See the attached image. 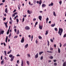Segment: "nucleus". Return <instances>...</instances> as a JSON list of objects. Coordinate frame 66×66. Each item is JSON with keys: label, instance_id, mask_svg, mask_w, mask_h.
<instances>
[{"label": "nucleus", "instance_id": "1", "mask_svg": "<svg viewBox=\"0 0 66 66\" xmlns=\"http://www.w3.org/2000/svg\"><path fill=\"white\" fill-rule=\"evenodd\" d=\"M63 31V30L62 28H59V31H58V34H59L60 36H61V35H62V33Z\"/></svg>", "mask_w": 66, "mask_h": 66}, {"label": "nucleus", "instance_id": "2", "mask_svg": "<svg viewBox=\"0 0 66 66\" xmlns=\"http://www.w3.org/2000/svg\"><path fill=\"white\" fill-rule=\"evenodd\" d=\"M25 29L26 30H30V28L29 26H26L25 27Z\"/></svg>", "mask_w": 66, "mask_h": 66}, {"label": "nucleus", "instance_id": "3", "mask_svg": "<svg viewBox=\"0 0 66 66\" xmlns=\"http://www.w3.org/2000/svg\"><path fill=\"white\" fill-rule=\"evenodd\" d=\"M24 37H23V38H22V39L21 40V42L22 43H23V42H24Z\"/></svg>", "mask_w": 66, "mask_h": 66}, {"label": "nucleus", "instance_id": "4", "mask_svg": "<svg viewBox=\"0 0 66 66\" xmlns=\"http://www.w3.org/2000/svg\"><path fill=\"white\" fill-rule=\"evenodd\" d=\"M4 30H2L1 31V29H0V35H1V33L2 34H3L4 33Z\"/></svg>", "mask_w": 66, "mask_h": 66}, {"label": "nucleus", "instance_id": "5", "mask_svg": "<svg viewBox=\"0 0 66 66\" xmlns=\"http://www.w3.org/2000/svg\"><path fill=\"white\" fill-rule=\"evenodd\" d=\"M38 57V53H37L35 55V57L36 59H37Z\"/></svg>", "mask_w": 66, "mask_h": 66}, {"label": "nucleus", "instance_id": "6", "mask_svg": "<svg viewBox=\"0 0 66 66\" xmlns=\"http://www.w3.org/2000/svg\"><path fill=\"white\" fill-rule=\"evenodd\" d=\"M18 14L17 12H15L14 13V14H13L12 16L13 17H15V16L16 15H17Z\"/></svg>", "mask_w": 66, "mask_h": 66}, {"label": "nucleus", "instance_id": "7", "mask_svg": "<svg viewBox=\"0 0 66 66\" xmlns=\"http://www.w3.org/2000/svg\"><path fill=\"white\" fill-rule=\"evenodd\" d=\"M42 0H40L39 3V4H40V5H41V4H42Z\"/></svg>", "mask_w": 66, "mask_h": 66}, {"label": "nucleus", "instance_id": "8", "mask_svg": "<svg viewBox=\"0 0 66 66\" xmlns=\"http://www.w3.org/2000/svg\"><path fill=\"white\" fill-rule=\"evenodd\" d=\"M55 26V23H54V24H52L51 25V27H54V26Z\"/></svg>", "mask_w": 66, "mask_h": 66}, {"label": "nucleus", "instance_id": "9", "mask_svg": "<svg viewBox=\"0 0 66 66\" xmlns=\"http://www.w3.org/2000/svg\"><path fill=\"white\" fill-rule=\"evenodd\" d=\"M14 56H13L11 59V61H13V60H14Z\"/></svg>", "mask_w": 66, "mask_h": 66}, {"label": "nucleus", "instance_id": "10", "mask_svg": "<svg viewBox=\"0 0 66 66\" xmlns=\"http://www.w3.org/2000/svg\"><path fill=\"white\" fill-rule=\"evenodd\" d=\"M23 60H22L21 61V66H23Z\"/></svg>", "mask_w": 66, "mask_h": 66}, {"label": "nucleus", "instance_id": "11", "mask_svg": "<svg viewBox=\"0 0 66 66\" xmlns=\"http://www.w3.org/2000/svg\"><path fill=\"white\" fill-rule=\"evenodd\" d=\"M58 53H60V52H61V51L60 50V48H58Z\"/></svg>", "mask_w": 66, "mask_h": 66}, {"label": "nucleus", "instance_id": "12", "mask_svg": "<svg viewBox=\"0 0 66 66\" xmlns=\"http://www.w3.org/2000/svg\"><path fill=\"white\" fill-rule=\"evenodd\" d=\"M7 39H8V37H7V36L6 37V40H5V42L6 43H7Z\"/></svg>", "mask_w": 66, "mask_h": 66}, {"label": "nucleus", "instance_id": "13", "mask_svg": "<svg viewBox=\"0 0 66 66\" xmlns=\"http://www.w3.org/2000/svg\"><path fill=\"white\" fill-rule=\"evenodd\" d=\"M28 47V44H27L24 47L25 48H27Z\"/></svg>", "mask_w": 66, "mask_h": 66}, {"label": "nucleus", "instance_id": "14", "mask_svg": "<svg viewBox=\"0 0 66 66\" xmlns=\"http://www.w3.org/2000/svg\"><path fill=\"white\" fill-rule=\"evenodd\" d=\"M7 8H6L5 9V13H7Z\"/></svg>", "mask_w": 66, "mask_h": 66}, {"label": "nucleus", "instance_id": "15", "mask_svg": "<svg viewBox=\"0 0 66 66\" xmlns=\"http://www.w3.org/2000/svg\"><path fill=\"white\" fill-rule=\"evenodd\" d=\"M1 64L2 65H3L4 64V61L3 60L1 61Z\"/></svg>", "mask_w": 66, "mask_h": 66}, {"label": "nucleus", "instance_id": "16", "mask_svg": "<svg viewBox=\"0 0 66 66\" xmlns=\"http://www.w3.org/2000/svg\"><path fill=\"white\" fill-rule=\"evenodd\" d=\"M46 22L47 23H48V21L49 20V18H47L46 19Z\"/></svg>", "mask_w": 66, "mask_h": 66}, {"label": "nucleus", "instance_id": "17", "mask_svg": "<svg viewBox=\"0 0 66 66\" xmlns=\"http://www.w3.org/2000/svg\"><path fill=\"white\" fill-rule=\"evenodd\" d=\"M66 62H64L63 64V66H66Z\"/></svg>", "mask_w": 66, "mask_h": 66}, {"label": "nucleus", "instance_id": "18", "mask_svg": "<svg viewBox=\"0 0 66 66\" xmlns=\"http://www.w3.org/2000/svg\"><path fill=\"white\" fill-rule=\"evenodd\" d=\"M26 62L27 64H28V65H29V64H30V62L28 61H27Z\"/></svg>", "mask_w": 66, "mask_h": 66}, {"label": "nucleus", "instance_id": "19", "mask_svg": "<svg viewBox=\"0 0 66 66\" xmlns=\"http://www.w3.org/2000/svg\"><path fill=\"white\" fill-rule=\"evenodd\" d=\"M39 28L40 29H42V26H40L39 25Z\"/></svg>", "mask_w": 66, "mask_h": 66}, {"label": "nucleus", "instance_id": "20", "mask_svg": "<svg viewBox=\"0 0 66 66\" xmlns=\"http://www.w3.org/2000/svg\"><path fill=\"white\" fill-rule=\"evenodd\" d=\"M27 12L29 14H31V13L30 12V10H27Z\"/></svg>", "mask_w": 66, "mask_h": 66}, {"label": "nucleus", "instance_id": "21", "mask_svg": "<svg viewBox=\"0 0 66 66\" xmlns=\"http://www.w3.org/2000/svg\"><path fill=\"white\" fill-rule=\"evenodd\" d=\"M42 17H39V19L40 20L42 21Z\"/></svg>", "mask_w": 66, "mask_h": 66}, {"label": "nucleus", "instance_id": "22", "mask_svg": "<svg viewBox=\"0 0 66 66\" xmlns=\"http://www.w3.org/2000/svg\"><path fill=\"white\" fill-rule=\"evenodd\" d=\"M42 7H45L46 6V5L44 4H43L42 5Z\"/></svg>", "mask_w": 66, "mask_h": 66}, {"label": "nucleus", "instance_id": "23", "mask_svg": "<svg viewBox=\"0 0 66 66\" xmlns=\"http://www.w3.org/2000/svg\"><path fill=\"white\" fill-rule=\"evenodd\" d=\"M44 53V52H40L39 53V54L40 55H41V54H42V53Z\"/></svg>", "mask_w": 66, "mask_h": 66}, {"label": "nucleus", "instance_id": "24", "mask_svg": "<svg viewBox=\"0 0 66 66\" xmlns=\"http://www.w3.org/2000/svg\"><path fill=\"white\" fill-rule=\"evenodd\" d=\"M49 58L50 59H52L53 58V56H51Z\"/></svg>", "mask_w": 66, "mask_h": 66}, {"label": "nucleus", "instance_id": "25", "mask_svg": "<svg viewBox=\"0 0 66 66\" xmlns=\"http://www.w3.org/2000/svg\"><path fill=\"white\" fill-rule=\"evenodd\" d=\"M47 52H48V53H52V52L51 51H47Z\"/></svg>", "mask_w": 66, "mask_h": 66}, {"label": "nucleus", "instance_id": "26", "mask_svg": "<svg viewBox=\"0 0 66 66\" xmlns=\"http://www.w3.org/2000/svg\"><path fill=\"white\" fill-rule=\"evenodd\" d=\"M11 33H10L9 36V38H11Z\"/></svg>", "mask_w": 66, "mask_h": 66}, {"label": "nucleus", "instance_id": "27", "mask_svg": "<svg viewBox=\"0 0 66 66\" xmlns=\"http://www.w3.org/2000/svg\"><path fill=\"white\" fill-rule=\"evenodd\" d=\"M53 15L54 16H56V14H55V12H53Z\"/></svg>", "mask_w": 66, "mask_h": 66}, {"label": "nucleus", "instance_id": "28", "mask_svg": "<svg viewBox=\"0 0 66 66\" xmlns=\"http://www.w3.org/2000/svg\"><path fill=\"white\" fill-rule=\"evenodd\" d=\"M54 30L56 31H57V29L56 28H55L54 29Z\"/></svg>", "mask_w": 66, "mask_h": 66}, {"label": "nucleus", "instance_id": "29", "mask_svg": "<svg viewBox=\"0 0 66 66\" xmlns=\"http://www.w3.org/2000/svg\"><path fill=\"white\" fill-rule=\"evenodd\" d=\"M38 38L39 39H42V37L40 36H39Z\"/></svg>", "mask_w": 66, "mask_h": 66}, {"label": "nucleus", "instance_id": "30", "mask_svg": "<svg viewBox=\"0 0 66 66\" xmlns=\"http://www.w3.org/2000/svg\"><path fill=\"white\" fill-rule=\"evenodd\" d=\"M50 40L52 43H53V40L52 39H50Z\"/></svg>", "mask_w": 66, "mask_h": 66}, {"label": "nucleus", "instance_id": "31", "mask_svg": "<svg viewBox=\"0 0 66 66\" xmlns=\"http://www.w3.org/2000/svg\"><path fill=\"white\" fill-rule=\"evenodd\" d=\"M18 37V36H15L14 37V38H16Z\"/></svg>", "mask_w": 66, "mask_h": 66}, {"label": "nucleus", "instance_id": "32", "mask_svg": "<svg viewBox=\"0 0 66 66\" xmlns=\"http://www.w3.org/2000/svg\"><path fill=\"white\" fill-rule=\"evenodd\" d=\"M48 31L47 30L46 31V33H45V35H46L47 34H48Z\"/></svg>", "mask_w": 66, "mask_h": 66}, {"label": "nucleus", "instance_id": "33", "mask_svg": "<svg viewBox=\"0 0 66 66\" xmlns=\"http://www.w3.org/2000/svg\"><path fill=\"white\" fill-rule=\"evenodd\" d=\"M54 66H56L57 65V63H54Z\"/></svg>", "mask_w": 66, "mask_h": 66}, {"label": "nucleus", "instance_id": "34", "mask_svg": "<svg viewBox=\"0 0 66 66\" xmlns=\"http://www.w3.org/2000/svg\"><path fill=\"white\" fill-rule=\"evenodd\" d=\"M10 30H8L7 31V34H9V31Z\"/></svg>", "mask_w": 66, "mask_h": 66}, {"label": "nucleus", "instance_id": "35", "mask_svg": "<svg viewBox=\"0 0 66 66\" xmlns=\"http://www.w3.org/2000/svg\"><path fill=\"white\" fill-rule=\"evenodd\" d=\"M66 37V34H65L64 36H63V37L64 38H65V37Z\"/></svg>", "mask_w": 66, "mask_h": 66}, {"label": "nucleus", "instance_id": "36", "mask_svg": "<svg viewBox=\"0 0 66 66\" xmlns=\"http://www.w3.org/2000/svg\"><path fill=\"white\" fill-rule=\"evenodd\" d=\"M31 38V41H32V40L33 39V35H32Z\"/></svg>", "mask_w": 66, "mask_h": 66}, {"label": "nucleus", "instance_id": "37", "mask_svg": "<svg viewBox=\"0 0 66 66\" xmlns=\"http://www.w3.org/2000/svg\"><path fill=\"white\" fill-rule=\"evenodd\" d=\"M9 57H12V56H13V55H9Z\"/></svg>", "mask_w": 66, "mask_h": 66}, {"label": "nucleus", "instance_id": "38", "mask_svg": "<svg viewBox=\"0 0 66 66\" xmlns=\"http://www.w3.org/2000/svg\"><path fill=\"white\" fill-rule=\"evenodd\" d=\"M62 2L61 1H60L59 3L60 5H61Z\"/></svg>", "mask_w": 66, "mask_h": 66}, {"label": "nucleus", "instance_id": "39", "mask_svg": "<svg viewBox=\"0 0 66 66\" xmlns=\"http://www.w3.org/2000/svg\"><path fill=\"white\" fill-rule=\"evenodd\" d=\"M4 23L5 26H6L7 25V22L6 23L4 22Z\"/></svg>", "mask_w": 66, "mask_h": 66}, {"label": "nucleus", "instance_id": "40", "mask_svg": "<svg viewBox=\"0 0 66 66\" xmlns=\"http://www.w3.org/2000/svg\"><path fill=\"white\" fill-rule=\"evenodd\" d=\"M4 52L5 53V55L6 56V51H5Z\"/></svg>", "mask_w": 66, "mask_h": 66}, {"label": "nucleus", "instance_id": "41", "mask_svg": "<svg viewBox=\"0 0 66 66\" xmlns=\"http://www.w3.org/2000/svg\"><path fill=\"white\" fill-rule=\"evenodd\" d=\"M19 33V30H18L17 31V34H18Z\"/></svg>", "mask_w": 66, "mask_h": 66}, {"label": "nucleus", "instance_id": "42", "mask_svg": "<svg viewBox=\"0 0 66 66\" xmlns=\"http://www.w3.org/2000/svg\"><path fill=\"white\" fill-rule=\"evenodd\" d=\"M16 20L17 22L18 23V22H19V20H18V19H16Z\"/></svg>", "mask_w": 66, "mask_h": 66}, {"label": "nucleus", "instance_id": "43", "mask_svg": "<svg viewBox=\"0 0 66 66\" xmlns=\"http://www.w3.org/2000/svg\"><path fill=\"white\" fill-rule=\"evenodd\" d=\"M59 44H60V47H62V44L61 43H60Z\"/></svg>", "mask_w": 66, "mask_h": 66}, {"label": "nucleus", "instance_id": "44", "mask_svg": "<svg viewBox=\"0 0 66 66\" xmlns=\"http://www.w3.org/2000/svg\"><path fill=\"white\" fill-rule=\"evenodd\" d=\"M19 5L18 6V9H19V10H20V7H20V5Z\"/></svg>", "mask_w": 66, "mask_h": 66}, {"label": "nucleus", "instance_id": "45", "mask_svg": "<svg viewBox=\"0 0 66 66\" xmlns=\"http://www.w3.org/2000/svg\"><path fill=\"white\" fill-rule=\"evenodd\" d=\"M47 43H48V46H49V42L48 40L47 41Z\"/></svg>", "mask_w": 66, "mask_h": 66}, {"label": "nucleus", "instance_id": "46", "mask_svg": "<svg viewBox=\"0 0 66 66\" xmlns=\"http://www.w3.org/2000/svg\"><path fill=\"white\" fill-rule=\"evenodd\" d=\"M28 56V57H30V54H27Z\"/></svg>", "mask_w": 66, "mask_h": 66}, {"label": "nucleus", "instance_id": "47", "mask_svg": "<svg viewBox=\"0 0 66 66\" xmlns=\"http://www.w3.org/2000/svg\"><path fill=\"white\" fill-rule=\"evenodd\" d=\"M53 5V3H51V6H52Z\"/></svg>", "mask_w": 66, "mask_h": 66}, {"label": "nucleus", "instance_id": "48", "mask_svg": "<svg viewBox=\"0 0 66 66\" xmlns=\"http://www.w3.org/2000/svg\"><path fill=\"white\" fill-rule=\"evenodd\" d=\"M37 43H38V41H37V40L36 39V44H37Z\"/></svg>", "mask_w": 66, "mask_h": 66}, {"label": "nucleus", "instance_id": "49", "mask_svg": "<svg viewBox=\"0 0 66 66\" xmlns=\"http://www.w3.org/2000/svg\"><path fill=\"white\" fill-rule=\"evenodd\" d=\"M42 59H43V56H41L40 58V60H42Z\"/></svg>", "mask_w": 66, "mask_h": 66}, {"label": "nucleus", "instance_id": "50", "mask_svg": "<svg viewBox=\"0 0 66 66\" xmlns=\"http://www.w3.org/2000/svg\"><path fill=\"white\" fill-rule=\"evenodd\" d=\"M22 22H23V21H24V18H23L22 19Z\"/></svg>", "mask_w": 66, "mask_h": 66}, {"label": "nucleus", "instance_id": "51", "mask_svg": "<svg viewBox=\"0 0 66 66\" xmlns=\"http://www.w3.org/2000/svg\"><path fill=\"white\" fill-rule=\"evenodd\" d=\"M2 5H3V3H2L0 4V5H1V6Z\"/></svg>", "mask_w": 66, "mask_h": 66}, {"label": "nucleus", "instance_id": "52", "mask_svg": "<svg viewBox=\"0 0 66 66\" xmlns=\"http://www.w3.org/2000/svg\"><path fill=\"white\" fill-rule=\"evenodd\" d=\"M16 11V10L15 9L14 10V11L13 12V13H15Z\"/></svg>", "mask_w": 66, "mask_h": 66}, {"label": "nucleus", "instance_id": "53", "mask_svg": "<svg viewBox=\"0 0 66 66\" xmlns=\"http://www.w3.org/2000/svg\"><path fill=\"white\" fill-rule=\"evenodd\" d=\"M38 23V22H36L35 24L36 25H37V24Z\"/></svg>", "mask_w": 66, "mask_h": 66}, {"label": "nucleus", "instance_id": "54", "mask_svg": "<svg viewBox=\"0 0 66 66\" xmlns=\"http://www.w3.org/2000/svg\"><path fill=\"white\" fill-rule=\"evenodd\" d=\"M36 20V18H34L33 19V21H35Z\"/></svg>", "mask_w": 66, "mask_h": 66}, {"label": "nucleus", "instance_id": "55", "mask_svg": "<svg viewBox=\"0 0 66 66\" xmlns=\"http://www.w3.org/2000/svg\"><path fill=\"white\" fill-rule=\"evenodd\" d=\"M53 61L54 62H56V60H53Z\"/></svg>", "mask_w": 66, "mask_h": 66}, {"label": "nucleus", "instance_id": "56", "mask_svg": "<svg viewBox=\"0 0 66 66\" xmlns=\"http://www.w3.org/2000/svg\"><path fill=\"white\" fill-rule=\"evenodd\" d=\"M50 50H52V51L53 50V48H50Z\"/></svg>", "mask_w": 66, "mask_h": 66}, {"label": "nucleus", "instance_id": "57", "mask_svg": "<svg viewBox=\"0 0 66 66\" xmlns=\"http://www.w3.org/2000/svg\"><path fill=\"white\" fill-rule=\"evenodd\" d=\"M66 46V43H65L63 45V46L64 47H65Z\"/></svg>", "mask_w": 66, "mask_h": 66}, {"label": "nucleus", "instance_id": "58", "mask_svg": "<svg viewBox=\"0 0 66 66\" xmlns=\"http://www.w3.org/2000/svg\"><path fill=\"white\" fill-rule=\"evenodd\" d=\"M19 60H17V62L18 64V63H19Z\"/></svg>", "mask_w": 66, "mask_h": 66}, {"label": "nucleus", "instance_id": "59", "mask_svg": "<svg viewBox=\"0 0 66 66\" xmlns=\"http://www.w3.org/2000/svg\"><path fill=\"white\" fill-rule=\"evenodd\" d=\"M10 53H11V52L9 51L8 52L7 54H10Z\"/></svg>", "mask_w": 66, "mask_h": 66}, {"label": "nucleus", "instance_id": "60", "mask_svg": "<svg viewBox=\"0 0 66 66\" xmlns=\"http://www.w3.org/2000/svg\"><path fill=\"white\" fill-rule=\"evenodd\" d=\"M10 24H12V22L11 21H10L9 22Z\"/></svg>", "mask_w": 66, "mask_h": 66}, {"label": "nucleus", "instance_id": "61", "mask_svg": "<svg viewBox=\"0 0 66 66\" xmlns=\"http://www.w3.org/2000/svg\"><path fill=\"white\" fill-rule=\"evenodd\" d=\"M5 19H6V18H4L3 19V20H4H4H5Z\"/></svg>", "mask_w": 66, "mask_h": 66}, {"label": "nucleus", "instance_id": "62", "mask_svg": "<svg viewBox=\"0 0 66 66\" xmlns=\"http://www.w3.org/2000/svg\"><path fill=\"white\" fill-rule=\"evenodd\" d=\"M5 0H3L2 1L3 2H5Z\"/></svg>", "mask_w": 66, "mask_h": 66}, {"label": "nucleus", "instance_id": "63", "mask_svg": "<svg viewBox=\"0 0 66 66\" xmlns=\"http://www.w3.org/2000/svg\"><path fill=\"white\" fill-rule=\"evenodd\" d=\"M29 5H31V2L30 1L29 2Z\"/></svg>", "mask_w": 66, "mask_h": 66}, {"label": "nucleus", "instance_id": "64", "mask_svg": "<svg viewBox=\"0 0 66 66\" xmlns=\"http://www.w3.org/2000/svg\"><path fill=\"white\" fill-rule=\"evenodd\" d=\"M17 30L16 29H14V31H15V32H16V31Z\"/></svg>", "mask_w": 66, "mask_h": 66}]
</instances>
